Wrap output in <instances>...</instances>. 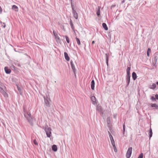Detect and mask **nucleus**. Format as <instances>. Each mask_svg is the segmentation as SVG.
<instances>
[{
  "label": "nucleus",
  "instance_id": "obj_1",
  "mask_svg": "<svg viewBox=\"0 0 158 158\" xmlns=\"http://www.w3.org/2000/svg\"><path fill=\"white\" fill-rule=\"evenodd\" d=\"M23 109L25 117L27 118L29 123L31 125H32L33 123L31 114L28 112L27 107L25 106H23Z\"/></svg>",
  "mask_w": 158,
  "mask_h": 158
},
{
  "label": "nucleus",
  "instance_id": "obj_2",
  "mask_svg": "<svg viewBox=\"0 0 158 158\" xmlns=\"http://www.w3.org/2000/svg\"><path fill=\"white\" fill-rule=\"evenodd\" d=\"M51 130V128L49 127L48 126H47L45 127V131L46 132L47 136L48 137H50L51 136L52 134Z\"/></svg>",
  "mask_w": 158,
  "mask_h": 158
},
{
  "label": "nucleus",
  "instance_id": "obj_3",
  "mask_svg": "<svg viewBox=\"0 0 158 158\" xmlns=\"http://www.w3.org/2000/svg\"><path fill=\"white\" fill-rule=\"evenodd\" d=\"M132 148L131 147L129 148L126 154V157L127 158H130L131 156Z\"/></svg>",
  "mask_w": 158,
  "mask_h": 158
},
{
  "label": "nucleus",
  "instance_id": "obj_4",
  "mask_svg": "<svg viewBox=\"0 0 158 158\" xmlns=\"http://www.w3.org/2000/svg\"><path fill=\"white\" fill-rule=\"evenodd\" d=\"M70 64H71V66L72 68V69H73V73H74V74H75V77H76V73H75L76 69H75L74 65L73 64V61L72 60H71Z\"/></svg>",
  "mask_w": 158,
  "mask_h": 158
},
{
  "label": "nucleus",
  "instance_id": "obj_5",
  "mask_svg": "<svg viewBox=\"0 0 158 158\" xmlns=\"http://www.w3.org/2000/svg\"><path fill=\"white\" fill-rule=\"evenodd\" d=\"M131 76H126V81L127 83L126 87H127L129 85L130 81Z\"/></svg>",
  "mask_w": 158,
  "mask_h": 158
},
{
  "label": "nucleus",
  "instance_id": "obj_6",
  "mask_svg": "<svg viewBox=\"0 0 158 158\" xmlns=\"http://www.w3.org/2000/svg\"><path fill=\"white\" fill-rule=\"evenodd\" d=\"M158 59V56L157 55H155L152 59V62L154 64V65H155L156 64L157 60Z\"/></svg>",
  "mask_w": 158,
  "mask_h": 158
},
{
  "label": "nucleus",
  "instance_id": "obj_7",
  "mask_svg": "<svg viewBox=\"0 0 158 158\" xmlns=\"http://www.w3.org/2000/svg\"><path fill=\"white\" fill-rule=\"evenodd\" d=\"M73 10V15L74 17L76 19H77L78 17V15L77 13L76 12L75 9L73 10Z\"/></svg>",
  "mask_w": 158,
  "mask_h": 158
},
{
  "label": "nucleus",
  "instance_id": "obj_8",
  "mask_svg": "<svg viewBox=\"0 0 158 158\" xmlns=\"http://www.w3.org/2000/svg\"><path fill=\"white\" fill-rule=\"evenodd\" d=\"M92 103L94 105H95L97 103L96 101V98L95 96H93L91 98Z\"/></svg>",
  "mask_w": 158,
  "mask_h": 158
},
{
  "label": "nucleus",
  "instance_id": "obj_9",
  "mask_svg": "<svg viewBox=\"0 0 158 158\" xmlns=\"http://www.w3.org/2000/svg\"><path fill=\"white\" fill-rule=\"evenodd\" d=\"M108 132L109 133V137H110V140L111 141V144H113H113H114V140L113 139V137L112 135H111V134L110 133V132L109 131H108Z\"/></svg>",
  "mask_w": 158,
  "mask_h": 158
},
{
  "label": "nucleus",
  "instance_id": "obj_10",
  "mask_svg": "<svg viewBox=\"0 0 158 158\" xmlns=\"http://www.w3.org/2000/svg\"><path fill=\"white\" fill-rule=\"evenodd\" d=\"M44 103L46 106L47 107L50 106V104L48 99L44 98Z\"/></svg>",
  "mask_w": 158,
  "mask_h": 158
},
{
  "label": "nucleus",
  "instance_id": "obj_11",
  "mask_svg": "<svg viewBox=\"0 0 158 158\" xmlns=\"http://www.w3.org/2000/svg\"><path fill=\"white\" fill-rule=\"evenodd\" d=\"M100 6H98V10L96 12L97 15L98 17H99L100 15Z\"/></svg>",
  "mask_w": 158,
  "mask_h": 158
},
{
  "label": "nucleus",
  "instance_id": "obj_12",
  "mask_svg": "<svg viewBox=\"0 0 158 158\" xmlns=\"http://www.w3.org/2000/svg\"><path fill=\"white\" fill-rule=\"evenodd\" d=\"M5 71L6 73L9 74L11 72V70L10 69H8L7 67H6L4 68Z\"/></svg>",
  "mask_w": 158,
  "mask_h": 158
},
{
  "label": "nucleus",
  "instance_id": "obj_13",
  "mask_svg": "<svg viewBox=\"0 0 158 158\" xmlns=\"http://www.w3.org/2000/svg\"><path fill=\"white\" fill-rule=\"evenodd\" d=\"M64 56L65 59L67 61H69L70 60V58L68 55V53L66 52H64Z\"/></svg>",
  "mask_w": 158,
  "mask_h": 158
},
{
  "label": "nucleus",
  "instance_id": "obj_14",
  "mask_svg": "<svg viewBox=\"0 0 158 158\" xmlns=\"http://www.w3.org/2000/svg\"><path fill=\"white\" fill-rule=\"evenodd\" d=\"M94 85H95V82L94 80H92L91 81V89L94 90Z\"/></svg>",
  "mask_w": 158,
  "mask_h": 158
},
{
  "label": "nucleus",
  "instance_id": "obj_15",
  "mask_svg": "<svg viewBox=\"0 0 158 158\" xmlns=\"http://www.w3.org/2000/svg\"><path fill=\"white\" fill-rule=\"evenodd\" d=\"M131 68L130 67H128L126 70L127 71V75L126 76H130V70Z\"/></svg>",
  "mask_w": 158,
  "mask_h": 158
},
{
  "label": "nucleus",
  "instance_id": "obj_16",
  "mask_svg": "<svg viewBox=\"0 0 158 158\" xmlns=\"http://www.w3.org/2000/svg\"><path fill=\"white\" fill-rule=\"evenodd\" d=\"M132 77L134 80H135L137 78V75L135 72H133L132 73Z\"/></svg>",
  "mask_w": 158,
  "mask_h": 158
},
{
  "label": "nucleus",
  "instance_id": "obj_17",
  "mask_svg": "<svg viewBox=\"0 0 158 158\" xmlns=\"http://www.w3.org/2000/svg\"><path fill=\"white\" fill-rule=\"evenodd\" d=\"M52 149L54 152H56L57 151V146L55 145H53L52 146Z\"/></svg>",
  "mask_w": 158,
  "mask_h": 158
},
{
  "label": "nucleus",
  "instance_id": "obj_18",
  "mask_svg": "<svg viewBox=\"0 0 158 158\" xmlns=\"http://www.w3.org/2000/svg\"><path fill=\"white\" fill-rule=\"evenodd\" d=\"M102 26L103 28L106 31H107L108 30V28L106 24L105 23H103L102 24Z\"/></svg>",
  "mask_w": 158,
  "mask_h": 158
},
{
  "label": "nucleus",
  "instance_id": "obj_19",
  "mask_svg": "<svg viewBox=\"0 0 158 158\" xmlns=\"http://www.w3.org/2000/svg\"><path fill=\"white\" fill-rule=\"evenodd\" d=\"M70 25L71 26V27L72 28V29L73 30H74V27L73 26V22H72V21L71 20V19H70Z\"/></svg>",
  "mask_w": 158,
  "mask_h": 158
},
{
  "label": "nucleus",
  "instance_id": "obj_20",
  "mask_svg": "<svg viewBox=\"0 0 158 158\" xmlns=\"http://www.w3.org/2000/svg\"><path fill=\"white\" fill-rule=\"evenodd\" d=\"M12 9L14 10L15 11H18V7L15 5H13L12 7Z\"/></svg>",
  "mask_w": 158,
  "mask_h": 158
},
{
  "label": "nucleus",
  "instance_id": "obj_21",
  "mask_svg": "<svg viewBox=\"0 0 158 158\" xmlns=\"http://www.w3.org/2000/svg\"><path fill=\"white\" fill-rule=\"evenodd\" d=\"M149 133V139H150L151 138V137H152V130L151 128H150V129Z\"/></svg>",
  "mask_w": 158,
  "mask_h": 158
},
{
  "label": "nucleus",
  "instance_id": "obj_22",
  "mask_svg": "<svg viewBox=\"0 0 158 158\" xmlns=\"http://www.w3.org/2000/svg\"><path fill=\"white\" fill-rule=\"evenodd\" d=\"M76 40L77 43L79 45H80L81 44V42L79 39L77 37H76Z\"/></svg>",
  "mask_w": 158,
  "mask_h": 158
},
{
  "label": "nucleus",
  "instance_id": "obj_23",
  "mask_svg": "<svg viewBox=\"0 0 158 158\" xmlns=\"http://www.w3.org/2000/svg\"><path fill=\"white\" fill-rule=\"evenodd\" d=\"M112 145H113V148H114V152H117V150L116 148V147L115 146V142L114 143V144H112Z\"/></svg>",
  "mask_w": 158,
  "mask_h": 158
},
{
  "label": "nucleus",
  "instance_id": "obj_24",
  "mask_svg": "<svg viewBox=\"0 0 158 158\" xmlns=\"http://www.w3.org/2000/svg\"><path fill=\"white\" fill-rule=\"evenodd\" d=\"M156 86V85L155 83H153L152 86L150 87V88L151 89H154Z\"/></svg>",
  "mask_w": 158,
  "mask_h": 158
},
{
  "label": "nucleus",
  "instance_id": "obj_25",
  "mask_svg": "<svg viewBox=\"0 0 158 158\" xmlns=\"http://www.w3.org/2000/svg\"><path fill=\"white\" fill-rule=\"evenodd\" d=\"M73 0H71V7H72V10H73L74 9V4L73 3Z\"/></svg>",
  "mask_w": 158,
  "mask_h": 158
},
{
  "label": "nucleus",
  "instance_id": "obj_26",
  "mask_svg": "<svg viewBox=\"0 0 158 158\" xmlns=\"http://www.w3.org/2000/svg\"><path fill=\"white\" fill-rule=\"evenodd\" d=\"M106 55V64L107 65V66L108 65V55L107 54H105Z\"/></svg>",
  "mask_w": 158,
  "mask_h": 158
},
{
  "label": "nucleus",
  "instance_id": "obj_27",
  "mask_svg": "<svg viewBox=\"0 0 158 158\" xmlns=\"http://www.w3.org/2000/svg\"><path fill=\"white\" fill-rule=\"evenodd\" d=\"M151 52V50L150 48H148V49L147 52V55L148 56H149V52Z\"/></svg>",
  "mask_w": 158,
  "mask_h": 158
},
{
  "label": "nucleus",
  "instance_id": "obj_28",
  "mask_svg": "<svg viewBox=\"0 0 158 158\" xmlns=\"http://www.w3.org/2000/svg\"><path fill=\"white\" fill-rule=\"evenodd\" d=\"M123 135H124V134H125V126L124 123L123 125Z\"/></svg>",
  "mask_w": 158,
  "mask_h": 158
},
{
  "label": "nucleus",
  "instance_id": "obj_29",
  "mask_svg": "<svg viewBox=\"0 0 158 158\" xmlns=\"http://www.w3.org/2000/svg\"><path fill=\"white\" fill-rule=\"evenodd\" d=\"M65 38H66V41L68 43H69V38L66 35H65Z\"/></svg>",
  "mask_w": 158,
  "mask_h": 158
},
{
  "label": "nucleus",
  "instance_id": "obj_30",
  "mask_svg": "<svg viewBox=\"0 0 158 158\" xmlns=\"http://www.w3.org/2000/svg\"><path fill=\"white\" fill-rule=\"evenodd\" d=\"M33 143L35 145H38V143L35 139L34 140Z\"/></svg>",
  "mask_w": 158,
  "mask_h": 158
},
{
  "label": "nucleus",
  "instance_id": "obj_31",
  "mask_svg": "<svg viewBox=\"0 0 158 158\" xmlns=\"http://www.w3.org/2000/svg\"><path fill=\"white\" fill-rule=\"evenodd\" d=\"M138 158H143V154L142 153H141Z\"/></svg>",
  "mask_w": 158,
  "mask_h": 158
},
{
  "label": "nucleus",
  "instance_id": "obj_32",
  "mask_svg": "<svg viewBox=\"0 0 158 158\" xmlns=\"http://www.w3.org/2000/svg\"><path fill=\"white\" fill-rule=\"evenodd\" d=\"M107 122L108 124H109L110 122V117H108L107 118Z\"/></svg>",
  "mask_w": 158,
  "mask_h": 158
},
{
  "label": "nucleus",
  "instance_id": "obj_33",
  "mask_svg": "<svg viewBox=\"0 0 158 158\" xmlns=\"http://www.w3.org/2000/svg\"><path fill=\"white\" fill-rule=\"evenodd\" d=\"M151 99L153 100V101H156V98H154V97L153 96H152L151 97Z\"/></svg>",
  "mask_w": 158,
  "mask_h": 158
},
{
  "label": "nucleus",
  "instance_id": "obj_34",
  "mask_svg": "<svg viewBox=\"0 0 158 158\" xmlns=\"http://www.w3.org/2000/svg\"><path fill=\"white\" fill-rule=\"evenodd\" d=\"M101 109V107L99 106L97 107V110H100Z\"/></svg>",
  "mask_w": 158,
  "mask_h": 158
},
{
  "label": "nucleus",
  "instance_id": "obj_35",
  "mask_svg": "<svg viewBox=\"0 0 158 158\" xmlns=\"http://www.w3.org/2000/svg\"><path fill=\"white\" fill-rule=\"evenodd\" d=\"M4 96L6 97H8V95L5 92L4 93Z\"/></svg>",
  "mask_w": 158,
  "mask_h": 158
},
{
  "label": "nucleus",
  "instance_id": "obj_36",
  "mask_svg": "<svg viewBox=\"0 0 158 158\" xmlns=\"http://www.w3.org/2000/svg\"><path fill=\"white\" fill-rule=\"evenodd\" d=\"M55 36L56 38H57L58 39H60V38L57 34H56V35H55Z\"/></svg>",
  "mask_w": 158,
  "mask_h": 158
},
{
  "label": "nucleus",
  "instance_id": "obj_37",
  "mask_svg": "<svg viewBox=\"0 0 158 158\" xmlns=\"http://www.w3.org/2000/svg\"><path fill=\"white\" fill-rule=\"evenodd\" d=\"M155 96L156 99L158 100V94H156L155 95Z\"/></svg>",
  "mask_w": 158,
  "mask_h": 158
},
{
  "label": "nucleus",
  "instance_id": "obj_38",
  "mask_svg": "<svg viewBox=\"0 0 158 158\" xmlns=\"http://www.w3.org/2000/svg\"><path fill=\"white\" fill-rule=\"evenodd\" d=\"M53 33L54 36L56 35V34H57L56 32L55 31H53Z\"/></svg>",
  "mask_w": 158,
  "mask_h": 158
},
{
  "label": "nucleus",
  "instance_id": "obj_39",
  "mask_svg": "<svg viewBox=\"0 0 158 158\" xmlns=\"http://www.w3.org/2000/svg\"><path fill=\"white\" fill-rule=\"evenodd\" d=\"M2 12V9L1 6H0V13H1Z\"/></svg>",
  "mask_w": 158,
  "mask_h": 158
},
{
  "label": "nucleus",
  "instance_id": "obj_40",
  "mask_svg": "<svg viewBox=\"0 0 158 158\" xmlns=\"http://www.w3.org/2000/svg\"><path fill=\"white\" fill-rule=\"evenodd\" d=\"M125 2V0H123V1H122L121 3L123 4V3H124Z\"/></svg>",
  "mask_w": 158,
  "mask_h": 158
},
{
  "label": "nucleus",
  "instance_id": "obj_41",
  "mask_svg": "<svg viewBox=\"0 0 158 158\" xmlns=\"http://www.w3.org/2000/svg\"><path fill=\"white\" fill-rule=\"evenodd\" d=\"M2 89H3L2 88H1V87H0V91L1 92V90H2Z\"/></svg>",
  "mask_w": 158,
  "mask_h": 158
},
{
  "label": "nucleus",
  "instance_id": "obj_42",
  "mask_svg": "<svg viewBox=\"0 0 158 158\" xmlns=\"http://www.w3.org/2000/svg\"><path fill=\"white\" fill-rule=\"evenodd\" d=\"M94 43H95L94 41H93L92 42V44H94Z\"/></svg>",
  "mask_w": 158,
  "mask_h": 158
},
{
  "label": "nucleus",
  "instance_id": "obj_43",
  "mask_svg": "<svg viewBox=\"0 0 158 158\" xmlns=\"http://www.w3.org/2000/svg\"><path fill=\"white\" fill-rule=\"evenodd\" d=\"M156 84L158 85V81H157L156 82Z\"/></svg>",
  "mask_w": 158,
  "mask_h": 158
},
{
  "label": "nucleus",
  "instance_id": "obj_44",
  "mask_svg": "<svg viewBox=\"0 0 158 158\" xmlns=\"http://www.w3.org/2000/svg\"><path fill=\"white\" fill-rule=\"evenodd\" d=\"M17 87H18V86H17ZM18 90H19V88H18Z\"/></svg>",
  "mask_w": 158,
  "mask_h": 158
}]
</instances>
